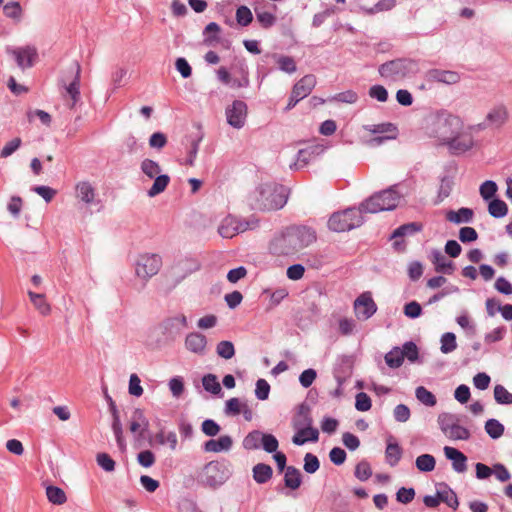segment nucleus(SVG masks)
I'll return each mask as SVG.
<instances>
[{
  "label": "nucleus",
  "instance_id": "1",
  "mask_svg": "<svg viewBox=\"0 0 512 512\" xmlns=\"http://www.w3.org/2000/svg\"><path fill=\"white\" fill-rule=\"evenodd\" d=\"M316 238V232L310 227L289 226L273 238L270 250L278 256H292L309 247Z\"/></svg>",
  "mask_w": 512,
  "mask_h": 512
},
{
  "label": "nucleus",
  "instance_id": "2",
  "mask_svg": "<svg viewBox=\"0 0 512 512\" xmlns=\"http://www.w3.org/2000/svg\"><path fill=\"white\" fill-rule=\"evenodd\" d=\"M286 202V189L276 183L260 184L249 196L250 206L263 211L281 209Z\"/></svg>",
  "mask_w": 512,
  "mask_h": 512
},
{
  "label": "nucleus",
  "instance_id": "3",
  "mask_svg": "<svg viewBox=\"0 0 512 512\" xmlns=\"http://www.w3.org/2000/svg\"><path fill=\"white\" fill-rule=\"evenodd\" d=\"M464 120L448 110H438L433 118L430 128L431 137L435 138L441 145H445L449 139L463 127Z\"/></svg>",
  "mask_w": 512,
  "mask_h": 512
},
{
  "label": "nucleus",
  "instance_id": "4",
  "mask_svg": "<svg viewBox=\"0 0 512 512\" xmlns=\"http://www.w3.org/2000/svg\"><path fill=\"white\" fill-rule=\"evenodd\" d=\"M403 194L400 185L395 184L380 192L374 193L361 203V210L366 213H378L394 210L400 203Z\"/></svg>",
  "mask_w": 512,
  "mask_h": 512
},
{
  "label": "nucleus",
  "instance_id": "5",
  "mask_svg": "<svg viewBox=\"0 0 512 512\" xmlns=\"http://www.w3.org/2000/svg\"><path fill=\"white\" fill-rule=\"evenodd\" d=\"M232 464L227 460L210 461L200 471L201 484L209 488H219L232 476Z\"/></svg>",
  "mask_w": 512,
  "mask_h": 512
},
{
  "label": "nucleus",
  "instance_id": "6",
  "mask_svg": "<svg viewBox=\"0 0 512 512\" xmlns=\"http://www.w3.org/2000/svg\"><path fill=\"white\" fill-rule=\"evenodd\" d=\"M487 128L485 123L475 125H466L457 130V132L445 144L453 154H463L475 146L474 132Z\"/></svg>",
  "mask_w": 512,
  "mask_h": 512
},
{
  "label": "nucleus",
  "instance_id": "7",
  "mask_svg": "<svg viewBox=\"0 0 512 512\" xmlns=\"http://www.w3.org/2000/svg\"><path fill=\"white\" fill-rule=\"evenodd\" d=\"M162 266L163 260L158 253H140L133 262L135 276L145 284L160 272Z\"/></svg>",
  "mask_w": 512,
  "mask_h": 512
},
{
  "label": "nucleus",
  "instance_id": "8",
  "mask_svg": "<svg viewBox=\"0 0 512 512\" xmlns=\"http://www.w3.org/2000/svg\"><path fill=\"white\" fill-rule=\"evenodd\" d=\"M378 71L382 77L397 81L418 73L419 66L411 59H396L380 65Z\"/></svg>",
  "mask_w": 512,
  "mask_h": 512
},
{
  "label": "nucleus",
  "instance_id": "9",
  "mask_svg": "<svg viewBox=\"0 0 512 512\" xmlns=\"http://www.w3.org/2000/svg\"><path fill=\"white\" fill-rule=\"evenodd\" d=\"M365 213L359 208H349L342 212L334 213L329 221L328 226L335 232H344L359 227L364 219L362 214Z\"/></svg>",
  "mask_w": 512,
  "mask_h": 512
},
{
  "label": "nucleus",
  "instance_id": "10",
  "mask_svg": "<svg viewBox=\"0 0 512 512\" xmlns=\"http://www.w3.org/2000/svg\"><path fill=\"white\" fill-rule=\"evenodd\" d=\"M437 422L442 433L452 441H466L471 437L470 430L460 424L459 417L455 414L440 413Z\"/></svg>",
  "mask_w": 512,
  "mask_h": 512
},
{
  "label": "nucleus",
  "instance_id": "11",
  "mask_svg": "<svg viewBox=\"0 0 512 512\" xmlns=\"http://www.w3.org/2000/svg\"><path fill=\"white\" fill-rule=\"evenodd\" d=\"M257 226V221L252 220H241L233 216L225 217L218 227V233L223 238H232L235 235L245 232L249 229H253Z\"/></svg>",
  "mask_w": 512,
  "mask_h": 512
},
{
  "label": "nucleus",
  "instance_id": "12",
  "mask_svg": "<svg viewBox=\"0 0 512 512\" xmlns=\"http://www.w3.org/2000/svg\"><path fill=\"white\" fill-rule=\"evenodd\" d=\"M460 81V75L456 71L430 69L424 74V83L420 86L421 89L430 88L433 84H446L453 85Z\"/></svg>",
  "mask_w": 512,
  "mask_h": 512
},
{
  "label": "nucleus",
  "instance_id": "13",
  "mask_svg": "<svg viewBox=\"0 0 512 512\" xmlns=\"http://www.w3.org/2000/svg\"><path fill=\"white\" fill-rule=\"evenodd\" d=\"M187 326L186 316L179 313L164 319L159 325V330L167 340L174 341Z\"/></svg>",
  "mask_w": 512,
  "mask_h": 512
},
{
  "label": "nucleus",
  "instance_id": "14",
  "mask_svg": "<svg viewBox=\"0 0 512 512\" xmlns=\"http://www.w3.org/2000/svg\"><path fill=\"white\" fill-rule=\"evenodd\" d=\"M227 123L236 129H241L247 118V105L241 100H235L225 110Z\"/></svg>",
  "mask_w": 512,
  "mask_h": 512
},
{
  "label": "nucleus",
  "instance_id": "15",
  "mask_svg": "<svg viewBox=\"0 0 512 512\" xmlns=\"http://www.w3.org/2000/svg\"><path fill=\"white\" fill-rule=\"evenodd\" d=\"M377 311L376 303L374 302L369 292H364L359 295L354 301L355 316L359 320H367L372 317Z\"/></svg>",
  "mask_w": 512,
  "mask_h": 512
},
{
  "label": "nucleus",
  "instance_id": "16",
  "mask_svg": "<svg viewBox=\"0 0 512 512\" xmlns=\"http://www.w3.org/2000/svg\"><path fill=\"white\" fill-rule=\"evenodd\" d=\"M184 347L191 354L203 357L208 352V339L200 332H190L184 339Z\"/></svg>",
  "mask_w": 512,
  "mask_h": 512
},
{
  "label": "nucleus",
  "instance_id": "17",
  "mask_svg": "<svg viewBox=\"0 0 512 512\" xmlns=\"http://www.w3.org/2000/svg\"><path fill=\"white\" fill-rule=\"evenodd\" d=\"M149 421L146 418L144 411L135 409L131 415L129 429L134 434L136 440L144 438L145 433L148 431Z\"/></svg>",
  "mask_w": 512,
  "mask_h": 512
},
{
  "label": "nucleus",
  "instance_id": "18",
  "mask_svg": "<svg viewBox=\"0 0 512 512\" xmlns=\"http://www.w3.org/2000/svg\"><path fill=\"white\" fill-rule=\"evenodd\" d=\"M17 65L22 68H30L38 59V52L34 46H25L13 50Z\"/></svg>",
  "mask_w": 512,
  "mask_h": 512
},
{
  "label": "nucleus",
  "instance_id": "19",
  "mask_svg": "<svg viewBox=\"0 0 512 512\" xmlns=\"http://www.w3.org/2000/svg\"><path fill=\"white\" fill-rule=\"evenodd\" d=\"M201 268L200 261L195 257H185L180 259L174 266V272L179 276L180 280L185 279L189 275L199 271Z\"/></svg>",
  "mask_w": 512,
  "mask_h": 512
},
{
  "label": "nucleus",
  "instance_id": "20",
  "mask_svg": "<svg viewBox=\"0 0 512 512\" xmlns=\"http://www.w3.org/2000/svg\"><path fill=\"white\" fill-rule=\"evenodd\" d=\"M509 118L508 109L504 105L493 107L486 115L485 123L487 127H502Z\"/></svg>",
  "mask_w": 512,
  "mask_h": 512
},
{
  "label": "nucleus",
  "instance_id": "21",
  "mask_svg": "<svg viewBox=\"0 0 512 512\" xmlns=\"http://www.w3.org/2000/svg\"><path fill=\"white\" fill-rule=\"evenodd\" d=\"M105 396H106L107 400L109 401L110 411L113 416L112 429H113V432H114V435L116 438L117 445L121 451H125L126 442L123 437V430H122V425L120 422L118 410L116 408L115 403L112 401L111 397H109L107 394H105Z\"/></svg>",
  "mask_w": 512,
  "mask_h": 512
},
{
  "label": "nucleus",
  "instance_id": "22",
  "mask_svg": "<svg viewBox=\"0 0 512 512\" xmlns=\"http://www.w3.org/2000/svg\"><path fill=\"white\" fill-rule=\"evenodd\" d=\"M233 440L229 435H222L218 439H210L203 445L205 452L220 453L227 452L232 448Z\"/></svg>",
  "mask_w": 512,
  "mask_h": 512
},
{
  "label": "nucleus",
  "instance_id": "23",
  "mask_svg": "<svg viewBox=\"0 0 512 512\" xmlns=\"http://www.w3.org/2000/svg\"><path fill=\"white\" fill-rule=\"evenodd\" d=\"M444 454L447 459L452 461L453 469L458 473H463L467 469V457L458 449L450 446H445Z\"/></svg>",
  "mask_w": 512,
  "mask_h": 512
},
{
  "label": "nucleus",
  "instance_id": "24",
  "mask_svg": "<svg viewBox=\"0 0 512 512\" xmlns=\"http://www.w3.org/2000/svg\"><path fill=\"white\" fill-rule=\"evenodd\" d=\"M306 424L308 426L299 427V429H297L295 435L293 436L292 442L295 445L301 446L308 441H311V442L318 441V438H319L318 430L316 428H314L313 426H310L309 422H307Z\"/></svg>",
  "mask_w": 512,
  "mask_h": 512
},
{
  "label": "nucleus",
  "instance_id": "25",
  "mask_svg": "<svg viewBox=\"0 0 512 512\" xmlns=\"http://www.w3.org/2000/svg\"><path fill=\"white\" fill-rule=\"evenodd\" d=\"M316 85V78L314 75H305L302 77L292 89V93L295 97H299L301 100L306 98Z\"/></svg>",
  "mask_w": 512,
  "mask_h": 512
},
{
  "label": "nucleus",
  "instance_id": "26",
  "mask_svg": "<svg viewBox=\"0 0 512 512\" xmlns=\"http://www.w3.org/2000/svg\"><path fill=\"white\" fill-rule=\"evenodd\" d=\"M76 198L83 204H91L95 198V189L88 181H81L76 184Z\"/></svg>",
  "mask_w": 512,
  "mask_h": 512
},
{
  "label": "nucleus",
  "instance_id": "27",
  "mask_svg": "<svg viewBox=\"0 0 512 512\" xmlns=\"http://www.w3.org/2000/svg\"><path fill=\"white\" fill-rule=\"evenodd\" d=\"M323 149L319 146H311L305 149L299 150L297 159L294 164L296 168H303L310 163L316 156H318Z\"/></svg>",
  "mask_w": 512,
  "mask_h": 512
},
{
  "label": "nucleus",
  "instance_id": "28",
  "mask_svg": "<svg viewBox=\"0 0 512 512\" xmlns=\"http://www.w3.org/2000/svg\"><path fill=\"white\" fill-rule=\"evenodd\" d=\"M432 262L435 270L439 273L451 275L454 272V264L448 260L440 251L435 250L432 253Z\"/></svg>",
  "mask_w": 512,
  "mask_h": 512
},
{
  "label": "nucleus",
  "instance_id": "29",
  "mask_svg": "<svg viewBox=\"0 0 512 512\" xmlns=\"http://www.w3.org/2000/svg\"><path fill=\"white\" fill-rule=\"evenodd\" d=\"M473 210L470 208H460L457 211L450 210L446 214V219L454 224L470 223L473 219Z\"/></svg>",
  "mask_w": 512,
  "mask_h": 512
},
{
  "label": "nucleus",
  "instance_id": "30",
  "mask_svg": "<svg viewBox=\"0 0 512 512\" xmlns=\"http://www.w3.org/2000/svg\"><path fill=\"white\" fill-rule=\"evenodd\" d=\"M392 440V437L388 439L387 447L385 450V456L386 461L390 466H396L401 459L402 449L397 442Z\"/></svg>",
  "mask_w": 512,
  "mask_h": 512
},
{
  "label": "nucleus",
  "instance_id": "31",
  "mask_svg": "<svg viewBox=\"0 0 512 512\" xmlns=\"http://www.w3.org/2000/svg\"><path fill=\"white\" fill-rule=\"evenodd\" d=\"M252 473L255 482L258 484H264L272 478L273 470L268 464L258 463L253 467Z\"/></svg>",
  "mask_w": 512,
  "mask_h": 512
},
{
  "label": "nucleus",
  "instance_id": "32",
  "mask_svg": "<svg viewBox=\"0 0 512 512\" xmlns=\"http://www.w3.org/2000/svg\"><path fill=\"white\" fill-rule=\"evenodd\" d=\"M364 129L371 134L376 135H398L397 127L392 123H380V124H371L365 125Z\"/></svg>",
  "mask_w": 512,
  "mask_h": 512
},
{
  "label": "nucleus",
  "instance_id": "33",
  "mask_svg": "<svg viewBox=\"0 0 512 512\" xmlns=\"http://www.w3.org/2000/svg\"><path fill=\"white\" fill-rule=\"evenodd\" d=\"M301 473L294 466H288L285 470L284 483L287 488L296 490L301 485Z\"/></svg>",
  "mask_w": 512,
  "mask_h": 512
},
{
  "label": "nucleus",
  "instance_id": "34",
  "mask_svg": "<svg viewBox=\"0 0 512 512\" xmlns=\"http://www.w3.org/2000/svg\"><path fill=\"white\" fill-rule=\"evenodd\" d=\"M153 179L154 182L150 189L147 191V195L151 198L164 192L170 183V177L166 174H160Z\"/></svg>",
  "mask_w": 512,
  "mask_h": 512
},
{
  "label": "nucleus",
  "instance_id": "35",
  "mask_svg": "<svg viewBox=\"0 0 512 512\" xmlns=\"http://www.w3.org/2000/svg\"><path fill=\"white\" fill-rule=\"evenodd\" d=\"M46 496L48 501L54 505H62L67 501L64 490L54 485H48L46 487Z\"/></svg>",
  "mask_w": 512,
  "mask_h": 512
},
{
  "label": "nucleus",
  "instance_id": "36",
  "mask_svg": "<svg viewBox=\"0 0 512 512\" xmlns=\"http://www.w3.org/2000/svg\"><path fill=\"white\" fill-rule=\"evenodd\" d=\"M28 296L30 298V301L33 303L35 308L40 312V314L45 316L50 313L51 307L47 303L46 297L44 294L28 291Z\"/></svg>",
  "mask_w": 512,
  "mask_h": 512
},
{
  "label": "nucleus",
  "instance_id": "37",
  "mask_svg": "<svg viewBox=\"0 0 512 512\" xmlns=\"http://www.w3.org/2000/svg\"><path fill=\"white\" fill-rule=\"evenodd\" d=\"M79 72H80V69H79V66H77L75 76L73 77L71 82L68 85L66 83H64V88H65V91H66V96H69L72 99L73 104H75L79 100V98H80Z\"/></svg>",
  "mask_w": 512,
  "mask_h": 512
},
{
  "label": "nucleus",
  "instance_id": "38",
  "mask_svg": "<svg viewBox=\"0 0 512 512\" xmlns=\"http://www.w3.org/2000/svg\"><path fill=\"white\" fill-rule=\"evenodd\" d=\"M140 169L142 173L149 179H153L154 177L160 175L162 171L159 163L149 158L141 161Z\"/></svg>",
  "mask_w": 512,
  "mask_h": 512
},
{
  "label": "nucleus",
  "instance_id": "39",
  "mask_svg": "<svg viewBox=\"0 0 512 512\" xmlns=\"http://www.w3.org/2000/svg\"><path fill=\"white\" fill-rule=\"evenodd\" d=\"M263 433L258 430H254L248 433L243 439L242 445L246 450H256L261 447Z\"/></svg>",
  "mask_w": 512,
  "mask_h": 512
},
{
  "label": "nucleus",
  "instance_id": "40",
  "mask_svg": "<svg viewBox=\"0 0 512 512\" xmlns=\"http://www.w3.org/2000/svg\"><path fill=\"white\" fill-rule=\"evenodd\" d=\"M440 501L446 503L449 507L457 509L459 502L457 495L447 486H442L437 490Z\"/></svg>",
  "mask_w": 512,
  "mask_h": 512
},
{
  "label": "nucleus",
  "instance_id": "41",
  "mask_svg": "<svg viewBox=\"0 0 512 512\" xmlns=\"http://www.w3.org/2000/svg\"><path fill=\"white\" fill-rule=\"evenodd\" d=\"M415 465L421 472H431L435 469L436 460L430 454H422L416 458Z\"/></svg>",
  "mask_w": 512,
  "mask_h": 512
},
{
  "label": "nucleus",
  "instance_id": "42",
  "mask_svg": "<svg viewBox=\"0 0 512 512\" xmlns=\"http://www.w3.org/2000/svg\"><path fill=\"white\" fill-rule=\"evenodd\" d=\"M415 396L419 402L428 407H433L437 403L435 395L423 386L416 388Z\"/></svg>",
  "mask_w": 512,
  "mask_h": 512
},
{
  "label": "nucleus",
  "instance_id": "43",
  "mask_svg": "<svg viewBox=\"0 0 512 512\" xmlns=\"http://www.w3.org/2000/svg\"><path fill=\"white\" fill-rule=\"evenodd\" d=\"M3 13L6 17L11 18L16 22H20L23 10L18 1H11L4 5Z\"/></svg>",
  "mask_w": 512,
  "mask_h": 512
},
{
  "label": "nucleus",
  "instance_id": "44",
  "mask_svg": "<svg viewBox=\"0 0 512 512\" xmlns=\"http://www.w3.org/2000/svg\"><path fill=\"white\" fill-rule=\"evenodd\" d=\"M485 431L492 439H498L504 434V425L496 419H489L485 423Z\"/></svg>",
  "mask_w": 512,
  "mask_h": 512
},
{
  "label": "nucleus",
  "instance_id": "45",
  "mask_svg": "<svg viewBox=\"0 0 512 512\" xmlns=\"http://www.w3.org/2000/svg\"><path fill=\"white\" fill-rule=\"evenodd\" d=\"M488 212L492 217L502 218L506 216L508 207L503 200L493 199L488 205Z\"/></svg>",
  "mask_w": 512,
  "mask_h": 512
},
{
  "label": "nucleus",
  "instance_id": "46",
  "mask_svg": "<svg viewBox=\"0 0 512 512\" xmlns=\"http://www.w3.org/2000/svg\"><path fill=\"white\" fill-rule=\"evenodd\" d=\"M440 350L444 354L453 352L457 348L456 336L452 332H446L440 339Z\"/></svg>",
  "mask_w": 512,
  "mask_h": 512
},
{
  "label": "nucleus",
  "instance_id": "47",
  "mask_svg": "<svg viewBox=\"0 0 512 512\" xmlns=\"http://www.w3.org/2000/svg\"><path fill=\"white\" fill-rule=\"evenodd\" d=\"M156 439L159 444L168 445L171 450H175L177 447L178 439L175 432L160 430L156 435Z\"/></svg>",
  "mask_w": 512,
  "mask_h": 512
},
{
  "label": "nucleus",
  "instance_id": "48",
  "mask_svg": "<svg viewBox=\"0 0 512 512\" xmlns=\"http://www.w3.org/2000/svg\"><path fill=\"white\" fill-rule=\"evenodd\" d=\"M216 353L219 357L229 360L235 355V348L231 341L223 340L216 345Z\"/></svg>",
  "mask_w": 512,
  "mask_h": 512
},
{
  "label": "nucleus",
  "instance_id": "49",
  "mask_svg": "<svg viewBox=\"0 0 512 512\" xmlns=\"http://www.w3.org/2000/svg\"><path fill=\"white\" fill-rule=\"evenodd\" d=\"M202 385L204 389L214 395L221 393L222 389L220 383L214 374H207L202 378Z\"/></svg>",
  "mask_w": 512,
  "mask_h": 512
},
{
  "label": "nucleus",
  "instance_id": "50",
  "mask_svg": "<svg viewBox=\"0 0 512 512\" xmlns=\"http://www.w3.org/2000/svg\"><path fill=\"white\" fill-rule=\"evenodd\" d=\"M403 353L398 347L393 348L385 355V362L390 368H398L403 363Z\"/></svg>",
  "mask_w": 512,
  "mask_h": 512
},
{
  "label": "nucleus",
  "instance_id": "51",
  "mask_svg": "<svg viewBox=\"0 0 512 512\" xmlns=\"http://www.w3.org/2000/svg\"><path fill=\"white\" fill-rule=\"evenodd\" d=\"M220 32V26L215 23L211 22L209 23L204 30V43L206 45H213L215 42L218 41V33Z\"/></svg>",
  "mask_w": 512,
  "mask_h": 512
},
{
  "label": "nucleus",
  "instance_id": "52",
  "mask_svg": "<svg viewBox=\"0 0 512 512\" xmlns=\"http://www.w3.org/2000/svg\"><path fill=\"white\" fill-rule=\"evenodd\" d=\"M494 398L499 404H512V393H510L504 386L496 385L494 387Z\"/></svg>",
  "mask_w": 512,
  "mask_h": 512
},
{
  "label": "nucleus",
  "instance_id": "53",
  "mask_svg": "<svg viewBox=\"0 0 512 512\" xmlns=\"http://www.w3.org/2000/svg\"><path fill=\"white\" fill-rule=\"evenodd\" d=\"M255 13H256L257 21L265 29L272 27L276 22L275 15H273L272 13H270L268 11L255 9Z\"/></svg>",
  "mask_w": 512,
  "mask_h": 512
},
{
  "label": "nucleus",
  "instance_id": "54",
  "mask_svg": "<svg viewBox=\"0 0 512 512\" xmlns=\"http://www.w3.org/2000/svg\"><path fill=\"white\" fill-rule=\"evenodd\" d=\"M245 405L239 398H230L225 404V414L236 416L241 413L243 406Z\"/></svg>",
  "mask_w": 512,
  "mask_h": 512
},
{
  "label": "nucleus",
  "instance_id": "55",
  "mask_svg": "<svg viewBox=\"0 0 512 512\" xmlns=\"http://www.w3.org/2000/svg\"><path fill=\"white\" fill-rule=\"evenodd\" d=\"M236 20L239 25L248 26L253 20L251 10L247 6L238 7L236 10Z\"/></svg>",
  "mask_w": 512,
  "mask_h": 512
},
{
  "label": "nucleus",
  "instance_id": "56",
  "mask_svg": "<svg viewBox=\"0 0 512 512\" xmlns=\"http://www.w3.org/2000/svg\"><path fill=\"white\" fill-rule=\"evenodd\" d=\"M279 69L283 72L292 74L296 71V63L292 57L289 56H277L276 60Z\"/></svg>",
  "mask_w": 512,
  "mask_h": 512
},
{
  "label": "nucleus",
  "instance_id": "57",
  "mask_svg": "<svg viewBox=\"0 0 512 512\" xmlns=\"http://www.w3.org/2000/svg\"><path fill=\"white\" fill-rule=\"evenodd\" d=\"M128 392L130 395L134 397H140L143 395V388L141 386V380L139 376L135 373L130 375L129 384H128Z\"/></svg>",
  "mask_w": 512,
  "mask_h": 512
},
{
  "label": "nucleus",
  "instance_id": "58",
  "mask_svg": "<svg viewBox=\"0 0 512 512\" xmlns=\"http://www.w3.org/2000/svg\"><path fill=\"white\" fill-rule=\"evenodd\" d=\"M31 190L41 196L47 203L51 202L57 194L55 189L45 185L33 186Z\"/></svg>",
  "mask_w": 512,
  "mask_h": 512
},
{
  "label": "nucleus",
  "instance_id": "59",
  "mask_svg": "<svg viewBox=\"0 0 512 512\" xmlns=\"http://www.w3.org/2000/svg\"><path fill=\"white\" fill-rule=\"evenodd\" d=\"M372 475V470L368 462L361 461L356 465L355 476L360 481L368 480Z\"/></svg>",
  "mask_w": 512,
  "mask_h": 512
},
{
  "label": "nucleus",
  "instance_id": "60",
  "mask_svg": "<svg viewBox=\"0 0 512 512\" xmlns=\"http://www.w3.org/2000/svg\"><path fill=\"white\" fill-rule=\"evenodd\" d=\"M279 443L276 437L272 434L263 433V438L261 442V447L268 453L276 452L278 449Z\"/></svg>",
  "mask_w": 512,
  "mask_h": 512
},
{
  "label": "nucleus",
  "instance_id": "61",
  "mask_svg": "<svg viewBox=\"0 0 512 512\" xmlns=\"http://www.w3.org/2000/svg\"><path fill=\"white\" fill-rule=\"evenodd\" d=\"M497 192V185L494 181L487 180L480 186V195L484 200L491 199Z\"/></svg>",
  "mask_w": 512,
  "mask_h": 512
},
{
  "label": "nucleus",
  "instance_id": "62",
  "mask_svg": "<svg viewBox=\"0 0 512 512\" xmlns=\"http://www.w3.org/2000/svg\"><path fill=\"white\" fill-rule=\"evenodd\" d=\"M202 432L209 437H214L219 434L221 427L212 419H206L201 425Z\"/></svg>",
  "mask_w": 512,
  "mask_h": 512
},
{
  "label": "nucleus",
  "instance_id": "63",
  "mask_svg": "<svg viewBox=\"0 0 512 512\" xmlns=\"http://www.w3.org/2000/svg\"><path fill=\"white\" fill-rule=\"evenodd\" d=\"M22 144V140L19 137H15L11 141L7 142L0 152L1 158H7L12 155Z\"/></svg>",
  "mask_w": 512,
  "mask_h": 512
},
{
  "label": "nucleus",
  "instance_id": "64",
  "mask_svg": "<svg viewBox=\"0 0 512 512\" xmlns=\"http://www.w3.org/2000/svg\"><path fill=\"white\" fill-rule=\"evenodd\" d=\"M494 288L501 294H512V284L503 276H500L496 279L494 283Z\"/></svg>",
  "mask_w": 512,
  "mask_h": 512
}]
</instances>
